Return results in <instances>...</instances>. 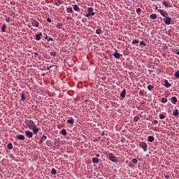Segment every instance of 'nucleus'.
<instances>
[{"label":"nucleus","mask_w":179,"mask_h":179,"mask_svg":"<svg viewBox=\"0 0 179 179\" xmlns=\"http://www.w3.org/2000/svg\"><path fill=\"white\" fill-rule=\"evenodd\" d=\"M6 29V24H3V25L2 26V31H3V33H5Z\"/></svg>","instance_id":"e433bc0d"},{"label":"nucleus","mask_w":179,"mask_h":179,"mask_svg":"<svg viewBox=\"0 0 179 179\" xmlns=\"http://www.w3.org/2000/svg\"><path fill=\"white\" fill-rule=\"evenodd\" d=\"M17 139L20 140V141H24L25 136L22 134H20V135L17 136Z\"/></svg>","instance_id":"9b49d317"},{"label":"nucleus","mask_w":179,"mask_h":179,"mask_svg":"<svg viewBox=\"0 0 179 179\" xmlns=\"http://www.w3.org/2000/svg\"><path fill=\"white\" fill-rule=\"evenodd\" d=\"M54 145L55 147L59 148L60 146L59 141L55 138Z\"/></svg>","instance_id":"4468645a"},{"label":"nucleus","mask_w":179,"mask_h":179,"mask_svg":"<svg viewBox=\"0 0 179 179\" xmlns=\"http://www.w3.org/2000/svg\"><path fill=\"white\" fill-rule=\"evenodd\" d=\"M140 120V117L138 116H134V122H138Z\"/></svg>","instance_id":"a878e982"},{"label":"nucleus","mask_w":179,"mask_h":179,"mask_svg":"<svg viewBox=\"0 0 179 179\" xmlns=\"http://www.w3.org/2000/svg\"><path fill=\"white\" fill-rule=\"evenodd\" d=\"M50 173L53 176L57 175V170L55 169H52V171H50Z\"/></svg>","instance_id":"4be33fe9"},{"label":"nucleus","mask_w":179,"mask_h":179,"mask_svg":"<svg viewBox=\"0 0 179 179\" xmlns=\"http://www.w3.org/2000/svg\"><path fill=\"white\" fill-rule=\"evenodd\" d=\"M168 102V99L166 98H162V103H166Z\"/></svg>","instance_id":"2f4dec72"},{"label":"nucleus","mask_w":179,"mask_h":179,"mask_svg":"<svg viewBox=\"0 0 179 179\" xmlns=\"http://www.w3.org/2000/svg\"><path fill=\"white\" fill-rule=\"evenodd\" d=\"M159 117L160 120H164L166 118V116L164 114H160L159 115Z\"/></svg>","instance_id":"7c9ffc66"},{"label":"nucleus","mask_w":179,"mask_h":179,"mask_svg":"<svg viewBox=\"0 0 179 179\" xmlns=\"http://www.w3.org/2000/svg\"><path fill=\"white\" fill-rule=\"evenodd\" d=\"M176 55H179V50H178V51L176 52Z\"/></svg>","instance_id":"5fc2aeb1"},{"label":"nucleus","mask_w":179,"mask_h":179,"mask_svg":"<svg viewBox=\"0 0 179 179\" xmlns=\"http://www.w3.org/2000/svg\"><path fill=\"white\" fill-rule=\"evenodd\" d=\"M21 99H22V101H24V100L26 99V96L24 93H22Z\"/></svg>","instance_id":"72a5a7b5"},{"label":"nucleus","mask_w":179,"mask_h":179,"mask_svg":"<svg viewBox=\"0 0 179 179\" xmlns=\"http://www.w3.org/2000/svg\"><path fill=\"white\" fill-rule=\"evenodd\" d=\"M52 67V66L48 67V71H50V69H51Z\"/></svg>","instance_id":"3c124183"},{"label":"nucleus","mask_w":179,"mask_h":179,"mask_svg":"<svg viewBox=\"0 0 179 179\" xmlns=\"http://www.w3.org/2000/svg\"><path fill=\"white\" fill-rule=\"evenodd\" d=\"M60 133H62V135H63L64 136H66L67 135V132L65 129H62V131H60Z\"/></svg>","instance_id":"6ab92c4d"},{"label":"nucleus","mask_w":179,"mask_h":179,"mask_svg":"<svg viewBox=\"0 0 179 179\" xmlns=\"http://www.w3.org/2000/svg\"><path fill=\"white\" fill-rule=\"evenodd\" d=\"M104 135V133H102V134H101V136H103Z\"/></svg>","instance_id":"bf43d9fd"},{"label":"nucleus","mask_w":179,"mask_h":179,"mask_svg":"<svg viewBox=\"0 0 179 179\" xmlns=\"http://www.w3.org/2000/svg\"><path fill=\"white\" fill-rule=\"evenodd\" d=\"M137 162H138L137 159H131V163H132V164H137Z\"/></svg>","instance_id":"58836bf2"},{"label":"nucleus","mask_w":179,"mask_h":179,"mask_svg":"<svg viewBox=\"0 0 179 179\" xmlns=\"http://www.w3.org/2000/svg\"><path fill=\"white\" fill-rule=\"evenodd\" d=\"M13 148L12 143H8V149L12 150Z\"/></svg>","instance_id":"473e14b6"},{"label":"nucleus","mask_w":179,"mask_h":179,"mask_svg":"<svg viewBox=\"0 0 179 179\" xmlns=\"http://www.w3.org/2000/svg\"><path fill=\"white\" fill-rule=\"evenodd\" d=\"M73 9H74V10H76V12H78L79 10V7L77 4L74 5V6L73 7Z\"/></svg>","instance_id":"b1692460"},{"label":"nucleus","mask_w":179,"mask_h":179,"mask_svg":"<svg viewBox=\"0 0 179 179\" xmlns=\"http://www.w3.org/2000/svg\"><path fill=\"white\" fill-rule=\"evenodd\" d=\"M139 146L143 150V152L148 151V145L145 142H140Z\"/></svg>","instance_id":"20e7f679"},{"label":"nucleus","mask_w":179,"mask_h":179,"mask_svg":"<svg viewBox=\"0 0 179 179\" xmlns=\"http://www.w3.org/2000/svg\"><path fill=\"white\" fill-rule=\"evenodd\" d=\"M164 87L166 88H170L171 87V84L167 80H164Z\"/></svg>","instance_id":"1a4fd4ad"},{"label":"nucleus","mask_w":179,"mask_h":179,"mask_svg":"<svg viewBox=\"0 0 179 179\" xmlns=\"http://www.w3.org/2000/svg\"><path fill=\"white\" fill-rule=\"evenodd\" d=\"M178 102V99L176 96L171 97V103L175 104Z\"/></svg>","instance_id":"dca6fc26"},{"label":"nucleus","mask_w":179,"mask_h":179,"mask_svg":"<svg viewBox=\"0 0 179 179\" xmlns=\"http://www.w3.org/2000/svg\"><path fill=\"white\" fill-rule=\"evenodd\" d=\"M106 157L109 158V160L113 163H117V159L113 153L106 154Z\"/></svg>","instance_id":"f03ea898"},{"label":"nucleus","mask_w":179,"mask_h":179,"mask_svg":"<svg viewBox=\"0 0 179 179\" xmlns=\"http://www.w3.org/2000/svg\"><path fill=\"white\" fill-rule=\"evenodd\" d=\"M159 13L161 16H162L163 17H166V13L163 12L162 10H160Z\"/></svg>","instance_id":"cd10ccee"},{"label":"nucleus","mask_w":179,"mask_h":179,"mask_svg":"<svg viewBox=\"0 0 179 179\" xmlns=\"http://www.w3.org/2000/svg\"><path fill=\"white\" fill-rule=\"evenodd\" d=\"M136 12L137 15H141V8H136Z\"/></svg>","instance_id":"bb28decb"},{"label":"nucleus","mask_w":179,"mask_h":179,"mask_svg":"<svg viewBox=\"0 0 179 179\" xmlns=\"http://www.w3.org/2000/svg\"><path fill=\"white\" fill-rule=\"evenodd\" d=\"M6 20L7 23H10V18H6Z\"/></svg>","instance_id":"de8ad7c7"},{"label":"nucleus","mask_w":179,"mask_h":179,"mask_svg":"<svg viewBox=\"0 0 179 179\" xmlns=\"http://www.w3.org/2000/svg\"><path fill=\"white\" fill-rule=\"evenodd\" d=\"M139 45H144V46H146L147 44L145 42H144L143 41H141L140 43H139Z\"/></svg>","instance_id":"f704fd0d"},{"label":"nucleus","mask_w":179,"mask_h":179,"mask_svg":"<svg viewBox=\"0 0 179 179\" xmlns=\"http://www.w3.org/2000/svg\"><path fill=\"white\" fill-rule=\"evenodd\" d=\"M25 124L27 125L29 129L33 130L34 134L36 135L40 131V129L36 127L32 120H25Z\"/></svg>","instance_id":"f257e3e1"},{"label":"nucleus","mask_w":179,"mask_h":179,"mask_svg":"<svg viewBox=\"0 0 179 179\" xmlns=\"http://www.w3.org/2000/svg\"><path fill=\"white\" fill-rule=\"evenodd\" d=\"M174 76L176 79H179V71H176L175 73H174Z\"/></svg>","instance_id":"393cba45"},{"label":"nucleus","mask_w":179,"mask_h":179,"mask_svg":"<svg viewBox=\"0 0 179 179\" xmlns=\"http://www.w3.org/2000/svg\"><path fill=\"white\" fill-rule=\"evenodd\" d=\"M57 3H59V5H61L62 3L61 0H57Z\"/></svg>","instance_id":"8fccbe9b"},{"label":"nucleus","mask_w":179,"mask_h":179,"mask_svg":"<svg viewBox=\"0 0 179 179\" xmlns=\"http://www.w3.org/2000/svg\"><path fill=\"white\" fill-rule=\"evenodd\" d=\"M31 23H32V26H34V27H39V22L36 20H33Z\"/></svg>","instance_id":"0eeeda50"},{"label":"nucleus","mask_w":179,"mask_h":179,"mask_svg":"<svg viewBox=\"0 0 179 179\" xmlns=\"http://www.w3.org/2000/svg\"><path fill=\"white\" fill-rule=\"evenodd\" d=\"M101 33H102L101 29H96V34H101Z\"/></svg>","instance_id":"4c0bfd02"},{"label":"nucleus","mask_w":179,"mask_h":179,"mask_svg":"<svg viewBox=\"0 0 179 179\" xmlns=\"http://www.w3.org/2000/svg\"><path fill=\"white\" fill-rule=\"evenodd\" d=\"M43 141L41 139V141H39V144H41Z\"/></svg>","instance_id":"864d4df0"},{"label":"nucleus","mask_w":179,"mask_h":179,"mask_svg":"<svg viewBox=\"0 0 179 179\" xmlns=\"http://www.w3.org/2000/svg\"><path fill=\"white\" fill-rule=\"evenodd\" d=\"M74 122H75V120L73 117H70L69 120H67V123H69L71 125H73L74 124Z\"/></svg>","instance_id":"f8f14e48"},{"label":"nucleus","mask_w":179,"mask_h":179,"mask_svg":"<svg viewBox=\"0 0 179 179\" xmlns=\"http://www.w3.org/2000/svg\"><path fill=\"white\" fill-rule=\"evenodd\" d=\"M47 22H48V23H51L52 20H51L50 18L48 17V18L47 19Z\"/></svg>","instance_id":"c03bdc74"},{"label":"nucleus","mask_w":179,"mask_h":179,"mask_svg":"<svg viewBox=\"0 0 179 179\" xmlns=\"http://www.w3.org/2000/svg\"><path fill=\"white\" fill-rule=\"evenodd\" d=\"M25 134L29 138H31L33 137V133L30 131H25Z\"/></svg>","instance_id":"6e6552de"},{"label":"nucleus","mask_w":179,"mask_h":179,"mask_svg":"<svg viewBox=\"0 0 179 179\" xmlns=\"http://www.w3.org/2000/svg\"><path fill=\"white\" fill-rule=\"evenodd\" d=\"M164 22L165 23V24H171V17H166L165 19L164 20Z\"/></svg>","instance_id":"39448f33"},{"label":"nucleus","mask_w":179,"mask_h":179,"mask_svg":"<svg viewBox=\"0 0 179 179\" xmlns=\"http://www.w3.org/2000/svg\"><path fill=\"white\" fill-rule=\"evenodd\" d=\"M50 56L55 57H56V52H50Z\"/></svg>","instance_id":"ea45409f"},{"label":"nucleus","mask_w":179,"mask_h":179,"mask_svg":"<svg viewBox=\"0 0 179 179\" xmlns=\"http://www.w3.org/2000/svg\"><path fill=\"white\" fill-rule=\"evenodd\" d=\"M45 38V40H48V36H46Z\"/></svg>","instance_id":"4d7b16f0"},{"label":"nucleus","mask_w":179,"mask_h":179,"mask_svg":"<svg viewBox=\"0 0 179 179\" xmlns=\"http://www.w3.org/2000/svg\"><path fill=\"white\" fill-rule=\"evenodd\" d=\"M157 9H158V7H155V10H157Z\"/></svg>","instance_id":"13d9d810"},{"label":"nucleus","mask_w":179,"mask_h":179,"mask_svg":"<svg viewBox=\"0 0 179 179\" xmlns=\"http://www.w3.org/2000/svg\"><path fill=\"white\" fill-rule=\"evenodd\" d=\"M138 94H139L140 96H143V91L140 90Z\"/></svg>","instance_id":"79ce46f5"},{"label":"nucleus","mask_w":179,"mask_h":179,"mask_svg":"<svg viewBox=\"0 0 179 179\" xmlns=\"http://www.w3.org/2000/svg\"><path fill=\"white\" fill-rule=\"evenodd\" d=\"M157 123H158V121L157 120H155L152 122V124H157Z\"/></svg>","instance_id":"a18cd8bd"},{"label":"nucleus","mask_w":179,"mask_h":179,"mask_svg":"<svg viewBox=\"0 0 179 179\" xmlns=\"http://www.w3.org/2000/svg\"><path fill=\"white\" fill-rule=\"evenodd\" d=\"M120 96L121 97V98H122V99H124L125 98V96H126V90H123L122 91V92L120 93Z\"/></svg>","instance_id":"9d476101"},{"label":"nucleus","mask_w":179,"mask_h":179,"mask_svg":"<svg viewBox=\"0 0 179 179\" xmlns=\"http://www.w3.org/2000/svg\"><path fill=\"white\" fill-rule=\"evenodd\" d=\"M46 139H47V136H45V135H43V137L41 138V140H42L43 141H45Z\"/></svg>","instance_id":"a19ab883"},{"label":"nucleus","mask_w":179,"mask_h":179,"mask_svg":"<svg viewBox=\"0 0 179 179\" xmlns=\"http://www.w3.org/2000/svg\"><path fill=\"white\" fill-rule=\"evenodd\" d=\"M55 5L56 6H59V3H58L57 2V1H55Z\"/></svg>","instance_id":"49530a36"},{"label":"nucleus","mask_w":179,"mask_h":179,"mask_svg":"<svg viewBox=\"0 0 179 179\" xmlns=\"http://www.w3.org/2000/svg\"><path fill=\"white\" fill-rule=\"evenodd\" d=\"M147 89H148V91H152L154 89V86L151 85H149L147 86Z\"/></svg>","instance_id":"5701e85b"},{"label":"nucleus","mask_w":179,"mask_h":179,"mask_svg":"<svg viewBox=\"0 0 179 179\" xmlns=\"http://www.w3.org/2000/svg\"><path fill=\"white\" fill-rule=\"evenodd\" d=\"M73 12L72 8H67V13H72Z\"/></svg>","instance_id":"c9c22d12"},{"label":"nucleus","mask_w":179,"mask_h":179,"mask_svg":"<svg viewBox=\"0 0 179 179\" xmlns=\"http://www.w3.org/2000/svg\"><path fill=\"white\" fill-rule=\"evenodd\" d=\"M122 56V55L117 52V50H115V53H113V57H115V59H119Z\"/></svg>","instance_id":"423d86ee"},{"label":"nucleus","mask_w":179,"mask_h":179,"mask_svg":"<svg viewBox=\"0 0 179 179\" xmlns=\"http://www.w3.org/2000/svg\"><path fill=\"white\" fill-rule=\"evenodd\" d=\"M164 178H166V179H169L170 178V176L169 175L164 174Z\"/></svg>","instance_id":"37998d69"},{"label":"nucleus","mask_w":179,"mask_h":179,"mask_svg":"<svg viewBox=\"0 0 179 179\" xmlns=\"http://www.w3.org/2000/svg\"><path fill=\"white\" fill-rule=\"evenodd\" d=\"M96 157H100V154H96Z\"/></svg>","instance_id":"603ef678"},{"label":"nucleus","mask_w":179,"mask_h":179,"mask_svg":"<svg viewBox=\"0 0 179 179\" xmlns=\"http://www.w3.org/2000/svg\"><path fill=\"white\" fill-rule=\"evenodd\" d=\"M130 1H134V0H130Z\"/></svg>","instance_id":"680f3d73"},{"label":"nucleus","mask_w":179,"mask_h":179,"mask_svg":"<svg viewBox=\"0 0 179 179\" xmlns=\"http://www.w3.org/2000/svg\"><path fill=\"white\" fill-rule=\"evenodd\" d=\"M48 41H53V38H49V39H48Z\"/></svg>","instance_id":"09e8293b"},{"label":"nucleus","mask_w":179,"mask_h":179,"mask_svg":"<svg viewBox=\"0 0 179 179\" xmlns=\"http://www.w3.org/2000/svg\"><path fill=\"white\" fill-rule=\"evenodd\" d=\"M155 141V137L153 136H149L148 137V141L150 143H152Z\"/></svg>","instance_id":"ddd939ff"},{"label":"nucleus","mask_w":179,"mask_h":179,"mask_svg":"<svg viewBox=\"0 0 179 179\" xmlns=\"http://www.w3.org/2000/svg\"><path fill=\"white\" fill-rule=\"evenodd\" d=\"M150 19H152V20H155V19H157V14H151V15H150Z\"/></svg>","instance_id":"412c9836"},{"label":"nucleus","mask_w":179,"mask_h":179,"mask_svg":"<svg viewBox=\"0 0 179 179\" xmlns=\"http://www.w3.org/2000/svg\"><path fill=\"white\" fill-rule=\"evenodd\" d=\"M63 24L62 23H57V24L56 25V27H57V29H62Z\"/></svg>","instance_id":"c85d7f7f"},{"label":"nucleus","mask_w":179,"mask_h":179,"mask_svg":"<svg viewBox=\"0 0 179 179\" xmlns=\"http://www.w3.org/2000/svg\"><path fill=\"white\" fill-rule=\"evenodd\" d=\"M92 164H99V158L98 157H93L92 158Z\"/></svg>","instance_id":"2eb2a0df"},{"label":"nucleus","mask_w":179,"mask_h":179,"mask_svg":"<svg viewBox=\"0 0 179 179\" xmlns=\"http://www.w3.org/2000/svg\"><path fill=\"white\" fill-rule=\"evenodd\" d=\"M88 13L85 14V17H90V16H94L95 13L93 12L94 8L92 7H90L87 9Z\"/></svg>","instance_id":"7ed1b4c3"},{"label":"nucleus","mask_w":179,"mask_h":179,"mask_svg":"<svg viewBox=\"0 0 179 179\" xmlns=\"http://www.w3.org/2000/svg\"><path fill=\"white\" fill-rule=\"evenodd\" d=\"M42 35H43V34L41 32H40L38 34H37L36 40H37V41H40L41 37Z\"/></svg>","instance_id":"aec40b11"},{"label":"nucleus","mask_w":179,"mask_h":179,"mask_svg":"<svg viewBox=\"0 0 179 179\" xmlns=\"http://www.w3.org/2000/svg\"><path fill=\"white\" fill-rule=\"evenodd\" d=\"M150 73H152V71H150Z\"/></svg>","instance_id":"052dcab7"},{"label":"nucleus","mask_w":179,"mask_h":179,"mask_svg":"<svg viewBox=\"0 0 179 179\" xmlns=\"http://www.w3.org/2000/svg\"><path fill=\"white\" fill-rule=\"evenodd\" d=\"M34 55L36 56L38 55V52H35Z\"/></svg>","instance_id":"6e6d98bb"},{"label":"nucleus","mask_w":179,"mask_h":179,"mask_svg":"<svg viewBox=\"0 0 179 179\" xmlns=\"http://www.w3.org/2000/svg\"><path fill=\"white\" fill-rule=\"evenodd\" d=\"M164 6H165V8H169L170 6V3L169 2H167V1H163L162 2Z\"/></svg>","instance_id":"f3484780"},{"label":"nucleus","mask_w":179,"mask_h":179,"mask_svg":"<svg viewBox=\"0 0 179 179\" xmlns=\"http://www.w3.org/2000/svg\"><path fill=\"white\" fill-rule=\"evenodd\" d=\"M139 41L134 39V41H132L131 44L135 45V44H138Z\"/></svg>","instance_id":"c756f323"},{"label":"nucleus","mask_w":179,"mask_h":179,"mask_svg":"<svg viewBox=\"0 0 179 179\" xmlns=\"http://www.w3.org/2000/svg\"><path fill=\"white\" fill-rule=\"evenodd\" d=\"M173 115L175 117H178L179 115V111L178 109H176L173 112Z\"/></svg>","instance_id":"a211bd4d"}]
</instances>
